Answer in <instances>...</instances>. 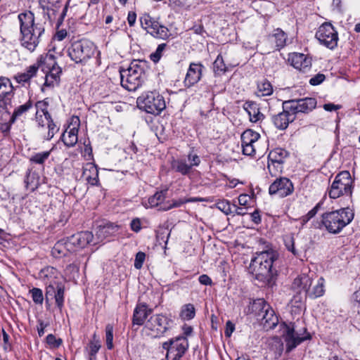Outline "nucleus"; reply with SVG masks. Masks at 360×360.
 Returning a JSON list of instances; mask_svg holds the SVG:
<instances>
[{"instance_id": "f257e3e1", "label": "nucleus", "mask_w": 360, "mask_h": 360, "mask_svg": "<svg viewBox=\"0 0 360 360\" xmlns=\"http://www.w3.org/2000/svg\"><path fill=\"white\" fill-rule=\"evenodd\" d=\"M278 255L273 250L262 252L252 259L249 269L255 278L264 284L272 286L275 284L277 270L275 263Z\"/></svg>"}, {"instance_id": "f03ea898", "label": "nucleus", "mask_w": 360, "mask_h": 360, "mask_svg": "<svg viewBox=\"0 0 360 360\" xmlns=\"http://www.w3.org/2000/svg\"><path fill=\"white\" fill-rule=\"evenodd\" d=\"M18 20L20 44L27 50L33 51L45 37L44 23L35 22L34 13L31 11L20 13Z\"/></svg>"}, {"instance_id": "7ed1b4c3", "label": "nucleus", "mask_w": 360, "mask_h": 360, "mask_svg": "<svg viewBox=\"0 0 360 360\" xmlns=\"http://www.w3.org/2000/svg\"><path fill=\"white\" fill-rule=\"evenodd\" d=\"M354 213L349 207L327 212L321 215V221L316 228L321 229L323 226L330 233H339L354 219Z\"/></svg>"}, {"instance_id": "20e7f679", "label": "nucleus", "mask_w": 360, "mask_h": 360, "mask_svg": "<svg viewBox=\"0 0 360 360\" xmlns=\"http://www.w3.org/2000/svg\"><path fill=\"white\" fill-rule=\"evenodd\" d=\"M96 51L94 42L86 39L72 41L68 47V56L76 63L85 64Z\"/></svg>"}, {"instance_id": "39448f33", "label": "nucleus", "mask_w": 360, "mask_h": 360, "mask_svg": "<svg viewBox=\"0 0 360 360\" xmlns=\"http://www.w3.org/2000/svg\"><path fill=\"white\" fill-rule=\"evenodd\" d=\"M354 188V180L349 171L344 170L338 173L332 183L328 191L330 198L336 199L342 195L352 197Z\"/></svg>"}, {"instance_id": "423d86ee", "label": "nucleus", "mask_w": 360, "mask_h": 360, "mask_svg": "<svg viewBox=\"0 0 360 360\" xmlns=\"http://www.w3.org/2000/svg\"><path fill=\"white\" fill-rule=\"evenodd\" d=\"M137 105L148 113L159 115L166 108L164 97L156 91H148L137 98Z\"/></svg>"}, {"instance_id": "0eeeda50", "label": "nucleus", "mask_w": 360, "mask_h": 360, "mask_svg": "<svg viewBox=\"0 0 360 360\" xmlns=\"http://www.w3.org/2000/svg\"><path fill=\"white\" fill-rule=\"evenodd\" d=\"M139 22L141 28L155 38L166 39L169 36V29L148 13L140 16Z\"/></svg>"}, {"instance_id": "6e6552de", "label": "nucleus", "mask_w": 360, "mask_h": 360, "mask_svg": "<svg viewBox=\"0 0 360 360\" xmlns=\"http://www.w3.org/2000/svg\"><path fill=\"white\" fill-rule=\"evenodd\" d=\"M162 347L167 351V360H181L188 350L189 345L185 336H177L163 342Z\"/></svg>"}, {"instance_id": "1a4fd4ad", "label": "nucleus", "mask_w": 360, "mask_h": 360, "mask_svg": "<svg viewBox=\"0 0 360 360\" xmlns=\"http://www.w3.org/2000/svg\"><path fill=\"white\" fill-rule=\"evenodd\" d=\"M173 321L162 314H155L150 317L146 324V328L150 330L154 338L162 337L169 330Z\"/></svg>"}, {"instance_id": "9d476101", "label": "nucleus", "mask_w": 360, "mask_h": 360, "mask_svg": "<svg viewBox=\"0 0 360 360\" xmlns=\"http://www.w3.org/2000/svg\"><path fill=\"white\" fill-rule=\"evenodd\" d=\"M316 38L320 44L330 49H333L338 45V32L330 22H325L319 27L316 32Z\"/></svg>"}, {"instance_id": "9b49d317", "label": "nucleus", "mask_w": 360, "mask_h": 360, "mask_svg": "<svg viewBox=\"0 0 360 360\" xmlns=\"http://www.w3.org/2000/svg\"><path fill=\"white\" fill-rule=\"evenodd\" d=\"M120 82L123 88L128 91H136L146 80V75L141 72H129V70L122 69L120 70Z\"/></svg>"}, {"instance_id": "f8f14e48", "label": "nucleus", "mask_w": 360, "mask_h": 360, "mask_svg": "<svg viewBox=\"0 0 360 360\" xmlns=\"http://www.w3.org/2000/svg\"><path fill=\"white\" fill-rule=\"evenodd\" d=\"M282 324L283 325V333L288 352L292 350L304 340L311 339V335L307 332L306 328H304V335L301 336L300 334L295 331L291 323L290 324L283 323Z\"/></svg>"}, {"instance_id": "ddd939ff", "label": "nucleus", "mask_w": 360, "mask_h": 360, "mask_svg": "<svg viewBox=\"0 0 360 360\" xmlns=\"http://www.w3.org/2000/svg\"><path fill=\"white\" fill-rule=\"evenodd\" d=\"M94 238L90 231H81L66 238V248L69 252H74L85 248Z\"/></svg>"}, {"instance_id": "4468645a", "label": "nucleus", "mask_w": 360, "mask_h": 360, "mask_svg": "<svg viewBox=\"0 0 360 360\" xmlns=\"http://www.w3.org/2000/svg\"><path fill=\"white\" fill-rule=\"evenodd\" d=\"M288 155L289 153L286 150L281 148L270 151L268 156L267 167L271 176H276L278 172L282 171V165Z\"/></svg>"}, {"instance_id": "2eb2a0df", "label": "nucleus", "mask_w": 360, "mask_h": 360, "mask_svg": "<svg viewBox=\"0 0 360 360\" xmlns=\"http://www.w3.org/2000/svg\"><path fill=\"white\" fill-rule=\"evenodd\" d=\"M15 89L10 79L0 77V108L8 110L12 107V99L14 96Z\"/></svg>"}, {"instance_id": "dca6fc26", "label": "nucleus", "mask_w": 360, "mask_h": 360, "mask_svg": "<svg viewBox=\"0 0 360 360\" xmlns=\"http://www.w3.org/2000/svg\"><path fill=\"white\" fill-rule=\"evenodd\" d=\"M294 191L293 184L291 181L285 177L276 179L269 186V193L270 195H277L280 198L286 197Z\"/></svg>"}, {"instance_id": "f3484780", "label": "nucleus", "mask_w": 360, "mask_h": 360, "mask_svg": "<svg viewBox=\"0 0 360 360\" xmlns=\"http://www.w3.org/2000/svg\"><path fill=\"white\" fill-rule=\"evenodd\" d=\"M204 66L201 63H191L184 80V86L190 88L201 79Z\"/></svg>"}, {"instance_id": "a211bd4d", "label": "nucleus", "mask_w": 360, "mask_h": 360, "mask_svg": "<svg viewBox=\"0 0 360 360\" xmlns=\"http://www.w3.org/2000/svg\"><path fill=\"white\" fill-rule=\"evenodd\" d=\"M152 309L148 308L146 303H138L134 310L132 317L133 326H142L147 317L152 313Z\"/></svg>"}, {"instance_id": "6ab92c4d", "label": "nucleus", "mask_w": 360, "mask_h": 360, "mask_svg": "<svg viewBox=\"0 0 360 360\" xmlns=\"http://www.w3.org/2000/svg\"><path fill=\"white\" fill-rule=\"evenodd\" d=\"M243 108L248 112L251 122L256 123L263 120L265 117L264 114L260 112L259 104L255 101H245Z\"/></svg>"}, {"instance_id": "aec40b11", "label": "nucleus", "mask_w": 360, "mask_h": 360, "mask_svg": "<svg viewBox=\"0 0 360 360\" xmlns=\"http://www.w3.org/2000/svg\"><path fill=\"white\" fill-rule=\"evenodd\" d=\"M258 320L261 321V324L266 330L274 328L278 323V316L275 314L274 311L271 307L266 309L264 313L262 314Z\"/></svg>"}, {"instance_id": "412c9836", "label": "nucleus", "mask_w": 360, "mask_h": 360, "mask_svg": "<svg viewBox=\"0 0 360 360\" xmlns=\"http://www.w3.org/2000/svg\"><path fill=\"white\" fill-rule=\"evenodd\" d=\"M39 3L48 19L52 20L60 6V0H39Z\"/></svg>"}, {"instance_id": "4be33fe9", "label": "nucleus", "mask_w": 360, "mask_h": 360, "mask_svg": "<svg viewBox=\"0 0 360 360\" xmlns=\"http://www.w3.org/2000/svg\"><path fill=\"white\" fill-rule=\"evenodd\" d=\"M270 306L264 299L253 300L248 307V313L255 314L257 319H259L262 314Z\"/></svg>"}, {"instance_id": "5701e85b", "label": "nucleus", "mask_w": 360, "mask_h": 360, "mask_svg": "<svg viewBox=\"0 0 360 360\" xmlns=\"http://www.w3.org/2000/svg\"><path fill=\"white\" fill-rule=\"evenodd\" d=\"M39 70V65L34 64L27 68L26 71L22 73H18L13 77L18 84L25 86V84H29L30 79L36 76L37 72Z\"/></svg>"}, {"instance_id": "b1692460", "label": "nucleus", "mask_w": 360, "mask_h": 360, "mask_svg": "<svg viewBox=\"0 0 360 360\" xmlns=\"http://www.w3.org/2000/svg\"><path fill=\"white\" fill-rule=\"evenodd\" d=\"M312 281V278L308 274H302L295 278L292 287L293 289L299 291L302 290L304 294H307V290L311 286Z\"/></svg>"}, {"instance_id": "393cba45", "label": "nucleus", "mask_w": 360, "mask_h": 360, "mask_svg": "<svg viewBox=\"0 0 360 360\" xmlns=\"http://www.w3.org/2000/svg\"><path fill=\"white\" fill-rule=\"evenodd\" d=\"M272 122L278 129L284 130L290 122H293V117L290 118L286 112L283 110L282 112L272 117Z\"/></svg>"}, {"instance_id": "a878e982", "label": "nucleus", "mask_w": 360, "mask_h": 360, "mask_svg": "<svg viewBox=\"0 0 360 360\" xmlns=\"http://www.w3.org/2000/svg\"><path fill=\"white\" fill-rule=\"evenodd\" d=\"M61 72V68L53 64L52 68L50 69L49 72L46 75L44 86L53 87L55 84H58L60 82V75Z\"/></svg>"}, {"instance_id": "bb28decb", "label": "nucleus", "mask_w": 360, "mask_h": 360, "mask_svg": "<svg viewBox=\"0 0 360 360\" xmlns=\"http://www.w3.org/2000/svg\"><path fill=\"white\" fill-rule=\"evenodd\" d=\"M77 133H78V129L76 127H73L72 129H70V131L65 130L61 137L60 140L64 143V144L68 147H73L75 146V144L77 143L78 138H77Z\"/></svg>"}, {"instance_id": "cd10ccee", "label": "nucleus", "mask_w": 360, "mask_h": 360, "mask_svg": "<svg viewBox=\"0 0 360 360\" xmlns=\"http://www.w3.org/2000/svg\"><path fill=\"white\" fill-rule=\"evenodd\" d=\"M289 60L295 68L302 71H304V69L308 68L310 63V61L302 53H294Z\"/></svg>"}, {"instance_id": "c85d7f7f", "label": "nucleus", "mask_w": 360, "mask_h": 360, "mask_svg": "<svg viewBox=\"0 0 360 360\" xmlns=\"http://www.w3.org/2000/svg\"><path fill=\"white\" fill-rule=\"evenodd\" d=\"M300 111L302 113H309L316 107V100L314 98L307 97L304 98L296 99Z\"/></svg>"}, {"instance_id": "c756f323", "label": "nucleus", "mask_w": 360, "mask_h": 360, "mask_svg": "<svg viewBox=\"0 0 360 360\" xmlns=\"http://www.w3.org/2000/svg\"><path fill=\"white\" fill-rule=\"evenodd\" d=\"M325 292L324 289V279L321 277L317 281V283L311 289L307 290V294H304V297H307L310 299H316L321 297Z\"/></svg>"}, {"instance_id": "7c9ffc66", "label": "nucleus", "mask_w": 360, "mask_h": 360, "mask_svg": "<svg viewBox=\"0 0 360 360\" xmlns=\"http://www.w3.org/2000/svg\"><path fill=\"white\" fill-rule=\"evenodd\" d=\"M282 108L290 118L292 117H293V121L295 120L297 114L301 112L296 99L283 101L282 103Z\"/></svg>"}, {"instance_id": "2f4dec72", "label": "nucleus", "mask_w": 360, "mask_h": 360, "mask_svg": "<svg viewBox=\"0 0 360 360\" xmlns=\"http://www.w3.org/2000/svg\"><path fill=\"white\" fill-rule=\"evenodd\" d=\"M286 39L285 33L279 28L276 29L274 33L269 36V39L276 44V47L278 50L285 45Z\"/></svg>"}, {"instance_id": "473e14b6", "label": "nucleus", "mask_w": 360, "mask_h": 360, "mask_svg": "<svg viewBox=\"0 0 360 360\" xmlns=\"http://www.w3.org/2000/svg\"><path fill=\"white\" fill-rule=\"evenodd\" d=\"M172 168L182 175H188L192 170L191 165L186 163L184 159H178L172 162Z\"/></svg>"}, {"instance_id": "72a5a7b5", "label": "nucleus", "mask_w": 360, "mask_h": 360, "mask_svg": "<svg viewBox=\"0 0 360 360\" xmlns=\"http://www.w3.org/2000/svg\"><path fill=\"white\" fill-rule=\"evenodd\" d=\"M147 68L148 62L146 60H134L126 70L129 72H141L142 75H146V69Z\"/></svg>"}, {"instance_id": "f704fd0d", "label": "nucleus", "mask_w": 360, "mask_h": 360, "mask_svg": "<svg viewBox=\"0 0 360 360\" xmlns=\"http://www.w3.org/2000/svg\"><path fill=\"white\" fill-rule=\"evenodd\" d=\"M66 239L58 240L52 248L51 253L55 257H62L67 255Z\"/></svg>"}, {"instance_id": "c9c22d12", "label": "nucleus", "mask_w": 360, "mask_h": 360, "mask_svg": "<svg viewBox=\"0 0 360 360\" xmlns=\"http://www.w3.org/2000/svg\"><path fill=\"white\" fill-rule=\"evenodd\" d=\"M259 137V133L252 129H247L241 134V144H253Z\"/></svg>"}, {"instance_id": "e433bc0d", "label": "nucleus", "mask_w": 360, "mask_h": 360, "mask_svg": "<svg viewBox=\"0 0 360 360\" xmlns=\"http://www.w3.org/2000/svg\"><path fill=\"white\" fill-rule=\"evenodd\" d=\"M167 190H162L156 192L153 196L148 198V202L150 207L158 206L166 198Z\"/></svg>"}, {"instance_id": "4c0bfd02", "label": "nucleus", "mask_w": 360, "mask_h": 360, "mask_svg": "<svg viewBox=\"0 0 360 360\" xmlns=\"http://www.w3.org/2000/svg\"><path fill=\"white\" fill-rule=\"evenodd\" d=\"M65 286L59 283L57 284V290H56L55 302L57 307L62 310L64 306Z\"/></svg>"}, {"instance_id": "58836bf2", "label": "nucleus", "mask_w": 360, "mask_h": 360, "mask_svg": "<svg viewBox=\"0 0 360 360\" xmlns=\"http://www.w3.org/2000/svg\"><path fill=\"white\" fill-rule=\"evenodd\" d=\"M32 107V102L30 99L25 104L21 105L15 109V110L13 112V115L11 117V121L12 122H14V121L15 120V119L17 117L21 116L22 114L27 112Z\"/></svg>"}, {"instance_id": "ea45409f", "label": "nucleus", "mask_w": 360, "mask_h": 360, "mask_svg": "<svg viewBox=\"0 0 360 360\" xmlns=\"http://www.w3.org/2000/svg\"><path fill=\"white\" fill-rule=\"evenodd\" d=\"M195 315V309L192 304H187L183 306L180 316L184 320H191L194 318Z\"/></svg>"}, {"instance_id": "a19ab883", "label": "nucleus", "mask_w": 360, "mask_h": 360, "mask_svg": "<svg viewBox=\"0 0 360 360\" xmlns=\"http://www.w3.org/2000/svg\"><path fill=\"white\" fill-rule=\"evenodd\" d=\"M53 149V148H52V149L49 151H44L41 153H35L30 158V161L35 164L43 165L45 162V161L49 158L51 151Z\"/></svg>"}, {"instance_id": "79ce46f5", "label": "nucleus", "mask_w": 360, "mask_h": 360, "mask_svg": "<svg viewBox=\"0 0 360 360\" xmlns=\"http://www.w3.org/2000/svg\"><path fill=\"white\" fill-rule=\"evenodd\" d=\"M89 355L90 360H92V357L95 356L96 353L98 352L101 348V342L99 339L97 338L96 333L93 335L92 340L90 341L89 344Z\"/></svg>"}, {"instance_id": "37998d69", "label": "nucleus", "mask_w": 360, "mask_h": 360, "mask_svg": "<svg viewBox=\"0 0 360 360\" xmlns=\"http://www.w3.org/2000/svg\"><path fill=\"white\" fill-rule=\"evenodd\" d=\"M257 89L259 92H261V96H269L273 93V87L271 84L264 79L257 84Z\"/></svg>"}, {"instance_id": "c03bdc74", "label": "nucleus", "mask_w": 360, "mask_h": 360, "mask_svg": "<svg viewBox=\"0 0 360 360\" xmlns=\"http://www.w3.org/2000/svg\"><path fill=\"white\" fill-rule=\"evenodd\" d=\"M58 283H50L46 288L45 300L47 305H50L49 302L54 299L56 295V290H57V284Z\"/></svg>"}, {"instance_id": "a18cd8bd", "label": "nucleus", "mask_w": 360, "mask_h": 360, "mask_svg": "<svg viewBox=\"0 0 360 360\" xmlns=\"http://www.w3.org/2000/svg\"><path fill=\"white\" fill-rule=\"evenodd\" d=\"M198 201H202V199L201 198H191L187 199H179V200H173L172 203L169 205L167 207L162 208L163 210H168L174 207H179L181 205H182L184 203L189 202H198Z\"/></svg>"}, {"instance_id": "49530a36", "label": "nucleus", "mask_w": 360, "mask_h": 360, "mask_svg": "<svg viewBox=\"0 0 360 360\" xmlns=\"http://www.w3.org/2000/svg\"><path fill=\"white\" fill-rule=\"evenodd\" d=\"M167 47V44L166 43L159 44L156 51L150 55V60L155 63H158L162 56L163 51Z\"/></svg>"}, {"instance_id": "de8ad7c7", "label": "nucleus", "mask_w": 360, "mask_h": 360, "mask_svg": "<svg viewBox=\"0 0 360 360\" xmlns=\"http://www.w3.org/2000/svg\"><path fill=\"white\" fill-rule=\"evenodd\" d=\"M33 302L37 304H42L44 301L43 292L40 288H33L30 290Z\"/></svg>"}, {"instance_id": "09e8293b", "label": "nucleus", "mask_w": 360, "mask_h": 360, "mask_svg": "<svg viewBox=\"0 0 360 360\" xmlns=\"http://www.w3.org/2000/svg\"><path fill=\"white\" fill-rule=\"evenodd\" d=\"M105 338L107 348L112 349L113 348V327L110 324H108L105 326Z\"/></svg>"}, {"instance_id": "8fccbe9b", "label": "nucleus", "mask_w": 360, "mask_h": 360, "mask_svg": "<svg viewBox=\"0 0 360 360\" xmlns=\"http://www.w3.org/2000/svg\"><path fill=\"white\" fill-rule=\"evenodd\" d=\"M217 207L223 212L226 215L230 214L233 212L232 207L228 200H219L216 204Z\"/></svg>"}, {"instance_id": "3c124183", "label": "nucleus", "mask_w": 360, "mask_h": 360, "mask_svg": "<svg viewBox=\"0 0 360 360\" xmlns=\"http://www.w3.org/2000/svg\"><path fill=\"white\" fill-rule=\"evenodd\" d=\"M56 269L52 266H46L40 271L39 277L42 279L49 278L52 277H56Z\"/></svg>"}, {"instance_id": "603ef678", "label": "nucleus", "mask_w": 360, "mask_h": 360, "mask_svg": "<svg viewBox=\"0 0 360 360\" xmlns=\"http://www.w3.org/2000/svg\"><path fill=\"white\" fill-rule=\"evenodd\" d=\"M285 246L287 250L291 252L295 256H299V252L295 247V240L292 236H288L284 240Z\"/></svg>"}, {"instance_id": "864d4df0", "label": "nucleus", "mask_w": 360, "mask_h": 360, "mask_svg": "<svg viewBox=\"0 0 360 360\" xmlns=\"http://www.w3.org/2000/svg\"><path fill=\"white\" fill-rule=\"evenodd\" d=\"M320 207L318 203L312 210H311L306 215L302 216L300 219V223L302 226L306 224L311 218H313L317 213Z\"/></svg>"}, {"instance_id": "5fc2aeb1", "label": "nucleus", "mask_w": 360, "mask_h": 360, "mask_svg": "<svg viewBox=\"0 0 360 360\" xmlns=\"http://www.w3.org/2000/svg\"><path fill=\"white\" fill-rule=\"evenodd\" d=\"M214 69L219 72H225L226 66L221 55H219L213 63Z\"/></svg>"}, {"instance_id": "6e6d98bb", "label": "nucleus", "mask_w": 360, "mask_h": 360, "mask_svg": "<svg viewBox=\"0 0 360 360\" xmlns=\"http://www.w3.org/2000/svg\"><path fill=\"white\" fill-rule=\"evenodd\" d=\"M89 172L94 173L95 176H86V180L91 185H96L98 182V171L95 165H89Z\"/></svg>"}, {"instance_id": "4d7b16f0", "label": "nucleus", "mask_w": 360, "mask_h": 360, "mask_svg": "<svg viewBox=\"0 0 360 360\" xmlns=\"http://www.w3.org/2000/svg\"><path fill=\"white\" fill-rule=\"evenodd\" d=\"M46 343L50 346V347L54 349L58 348L63 342L60 338L57 339L53 334L48 335L46 336Z\"/></svg>"}, {"instance_id": "13d9d810", "label": "nucleus", "mask_w": 360, "mask_h": 360, "mask_svg": "<svg viewBox=\"0 0 360 360\" xmlns=\"http://www.w3.org/2000/svg\"><path fill=\"white\" fill-rule=\"evenodd\" d=\"M145 258L146 254L144 252H139L136 253L134 260V267L136 269H140L142 267Z\"/></svg>"}, {"instance_id": "bf43d9fd", "label": "nucleus", "mask_w": 360, "mask_h": 360, "mask_svg": "<svg viewBox=\"0 0 360 360\" xmlns=\"http://www.w3.org/2000/svg\"><path fill=\"white\" fill-rule=\"evenodd\" d=\"M48 129L49 131L46 137V139L49 141L53 137L55 134L59 130V128L57 127L56 124L53 121H51L50 123H48Z\"/></svg>"}, {"instance_id": "052dcab7", "label": "nucleus", "mask_w": 360, "mask_h": 360, "mask_svg": "<svg viewBox=\"0 0 360 360\" xmlns=\"http://www.w3.org/2000/svg\"><path fill=\"white\" fill-rule=\"evenodd\" d=\"M188 160L189 161V165H191V167L192 168L193 167H197L200 165V157L197 155V154H195V153H190L188 155Z\"/></svg>"}, {"instance_id": "680f3d73", "label": "nucleus", "mask_w": 360, "mask_h": 360, "mask_svg": "<svg viewBox=\"0 0 360 360\" xmlns=\"http://www.w3.org/2000/svg\"><path fill=\"white\" fill-rule=\"evenodd\" d=\"M325 79L326 76L323 74L319 73L310 79L309 84L312 86H316L322 83Z\"/></svg>"}, {"instance_id": "e2e57ef3", "label": "nucleus", "mask_w": 360, "mask_h": 360, "mask_svg": "<svg viewBox=\"0 0 360 360\" xmlns=\"http://www.w3.org/2000/svg\"><path fill=\"white\" fill-rule=\"evenodd\" d=\"M130 228L133 231L139 233L142 229L141 219L139 218L133 219L130 223Z\"/></svg>"}, {"instance_id": "0e129e2a", "label": "nucleus", "mask_w": 360, "mask_h": 360, "mask_svg": "<svg viewBox=\"0 0 360 360\" xmlns=\"http://www.w3.org/2000/svg\"><path fill=\"white\" fill-rule=\"evenodd\" d=\"M243 148V153L245 155L252 156L255 153V149L253 144H241Z\"/></svg>"}, {"instance_id": "69168bd1", "label": "nucleus", "mask_w": 360, "mask_h": 360, "mask_svg": "<svg viewBox=\"0 0 360 360\" xmlns=\"http://www.w3.org/2000/svg\"><path fill=\"white\" fill-rule=\"evenodd\" d=\"M49 105V102L47 101V98L37 101L35 103V106L38 110H40L42 112L48 111L47 108Z\"/></svg>"}, {"instance_id": "338daca9", "label": "nucleus", "mask_w": 360, "mask_h": 360, "mask_svg": "<svg viewBox=\"0 0 360 360\" xmlns=\"http://www.w3.org/2000/svg\"><path fill=\"white\" fill-rule=\"evenodd\" d=\"M235 330V326L234 324L231 321H228L226 323V329L224 331V334L226 337H230L232 334V333Z\"/></svg>"}, {"instance_id": "774afa93", "label": "nucleus", "mask_w": 360, "mask_h": 360, "mask_svg": "<svg viewBox=\"0 0 360 360\" xmlns=\"http://www.w3.org/2000/svg\"><path fill=\"white\" fill-rule=\"evenodd\" d=\"M136 20V13L134 11H129L127 15V22L130 27L134 26Z\"/></svg>"}]
</instances>
